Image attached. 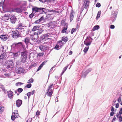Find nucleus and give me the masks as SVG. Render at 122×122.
Listing matches in <instances>:
<instances>
[{
	"label": "nucleus",
	"mask_w": 122,
	"mask_h": 122,
	"mask_svg": "<svg viewBox=\"0 0 122 122\" xmlns=\"http://www.w3.org/2000/svg\"><path fill=\"white\" fill-rule=\"evenodd\" d=\"M35 15V14L32 12V13L29 15V17L30 18H32Z\"/></svg>",
	"instance_id": "58836bf2"
},
{
	"label": "nucleus",
	"mask_w": 122,
	"mask_h": 122,
	"mask_svg": "<svg viewBox=\"0 0 122 122\" xmlns=\"http://www.w3.org/2000/svg\"><path fill=\"white\" fill-rule=\"evenodd\" d=\"M9 97L10 98H12L13 96V92L11 91H8L7 92Z\"/></svg>",
	"instance_id": "6ab92c4d"
},
{
	"label": "nucleus",
	"mask_w": 122,
	"mask_h": 122,
	"mask_svg": "<svg viewBox=\"0 0 122 122\" xmlns=\"http://www.w3.org/2000/svg\"><path fill=\"white\" fill-rule=\"evenodd\" d=\"M72 51H70L69 52V55H71L72 54Z\"/></svg>",
	"instance_id": "774afa93"
},
{
	"label": "nucleus",
	"mask_w": 122,
	"mask_h": 122,
	"mask_svg": "<svg viewBox=\"0 0 122 122\" xmlns=\"http://www.w3.org/2000/svg\"><path fill=\"white\" fill-rule=\"evenodd\" d=\"M4 75H5V76L7 77H8L9 76V75L8 73L5 74Z\"/></svg>",
	"instance_id": "69168bd1"
},
{
	"label": "nucleus",
	"mask_w": 122,
	"mask_h": 122,
	"mask_svg": "<svg viewBox=\"0 0 122 122\" xmlns=\"http://www.w3.org/2000/svg\"><path fill=\"white\" fill-rule=\"evenodd\" d=\"M3 4V3L0 2V7L1 6L3 7L2 6Z\"/></svg>",
	"instance_id": "e2e57ef3"
},
{
	"label": "nucleus",
	"mask_w": 122,
	"mask_h": 122,
	"mask_svg": "<svg viewBox=\"0 0 122 122\" xmlns=\"http://www.w3.org/2000/svg\"><path fill=\"white\" fill-rule=\"evenodd\" d=\"M83 2L84 3L82 8L83 9V10L85 8L87 11L89 5V1L88 0H83Z\"/></svg>",
	"instance_id": "39448f33"
},
{
	"label": "nucleus",
	"mask_w": 122,
	"mask_h": 122,
	"mask_svg": "<svg viewBox=\"0 0 122 122\" xmlns=\"http://www.w3.org/2000/svg\"><path fill=\"white\" fill-rule=\"evenodd\" d=\"M11 22L13 24H14L16 22L17 19L15 15H13L10 18Z\"/></svg>",
	"instance_id": "dca6fc26"
},
{
	"label": "nucleus",
	"mask_w": 122,
	"mask_h": 122,
	"mask_svg": "<svg viewBox=\"0 0 122 122\" xmlns=\"http://www.w3.org/2000/svg\"><path fill=\"white\" fill-rule=\"evenodd\" d=\"M119 113L121 114H122V108H121L120 109V111L119 112Z\"/></svg>",
	"instance_id": "bf43d9fd"
},
{
	"label": "nucleus",
	"mask_w": 122,
	"mask_h": 122,
	"mask_svg": "<svg viewBox=\"0 0 122 122\" xmlns=\"http://www.w3.org/2000/svg\"><path fill=\"white\" fill-rule=\"evenodd\" d=\"M17 91L18 92L20 93L21 92L23 91V89L22 88H19L17 90Z\"/></svg>",
	"instance_id": "ea45409f"
},
{
	"label": "nucleus",
	"mask_w": 122,
	"mask_h": 122,
	"mask_svg": "<svg viewBox=\"0 0 122 122\" xmlns=\"http://www.w3.org/2000/svg\"><path fill=\"white\" fill-rule=\"evenodd\" d=\"M92 40V38L90 36L87 37L84 41V44L86 46H89L90 45Z\"/></svg>",
	"instance_id": "0eeeda50"
},
{
	"label": "nucleus",
	"mask_w": 122,
	"mask_h": 122,
	"mask_svg": "<svg viewBox=\"0 0 122 122\" xmlns=\"http://www.w3.org/2000/svg\"><path fill=\"white\" fill-rule=\"evenodd\" d=\"M40 112L39 111H37L36 113V115L37 116H39L40 115Z\"/></svg>",
	"instance_id": "5fc2aeb1"
},
{
	"label": "nucleus",
	"mask_w": 122,
	"mask_h": 122,
	"mask_svg": "<svg viewBox=\"0 0 122 122\" xmlns=\"http://www.w3.org/2000/svg\"><path fill=\"white\" fill-rule=\"evenodd\" d=\"M26 95H27V96L28 97V99H29L31 95L30 94V92H29L28 93H27L26 94Z\"/></svg>",
	"instance_id": "09e8293b"
},
{
	"label": "nucleus",
	"mask_w": 122,
	"mask_h": 122,
	"mask_svg": "<svg viewBox=\"0 0 122 122\" xmlns=\"http://www.w3.org/2000/svg\"><path fill=\"white\" fill-rule=\"evenodd\" d=\"M21 61H16L15 67H16V69H22V68L20 66L21 64Z\"/></svg>",
	"instance_id": "4468645a"
},
{
	"label": "nucleus",
	"mask_w": 122,
	"mask_h": 122,
	"mask_svg": "<svg viewBox=\"0 0 122 122\" xmlns=\"http://www.w3.org/2000/svg\"><path fill=\"white\" fill-rule=\"evenodd\" d=\"M47 61H45L43 62L41 65L39 66L38 69H41L43 65L47 63Z\"/></svg>",
	"instance_id": "393cba45"
},
{
	"label": "nucleus",
	"mask_w": 122,
	"mask_h": 122,
	"mask_svg": "<svg viewBox=\"0 0 122 122\" xmlns=\"http://www.w3.org/2000/svg\"><path fill=\"white\" fill-rule=\"evenodd\" d=\"M34 80L33 78H30L29 80L28 81V83H32L33 82Z\"/></svg>",
	"instance_id": "f704fd0d"
},
{
	"label": "nucleus",
	"mask_w": 122,
	"mask_h": 122,
	"mask_svg": "<svg viewBox=\"0 0 122 122\" xmlns=\"http://www.w3.org/2000/svg\"><path fill=\"white\" fill-rule=\"evenodd\" d=\"M35 92V90H33L32 92H30V94L32 95H33L34 93Z\"/></svg>",
	"instance_id": "864d4df0"
},
{
	"label": "nucleus",
	"mask_w": 122,
	"mask_h": 122,
	"mask_svg": "<svg viewBox=\"0 0 122 122\" xmlns=\"http://www.w3.org/2000/svg\"><path fill=\"white\" fill-rule=\"evenodd\" d=\"M100 28V27L98 25H96L93 28L92 30L93 31L97 30L99 29Z\"/></svg>",
	"instance_id": "bb28decb"
},
{
	"label": "nucleus",
	"mask_w": 122,
	"mask_h": 122,
	"mask_svg": "<svg viewBox=\"0 0 122 122\" xmlns=\"http://www.w3.org/2000/svg\"><path fill=\"white\" fill-rule=\"evenodd\" d=\"M89 49V47L88 46L86 47H85L83 50L84 52L85 53H86L88 50Z\"/></svg>",
	"instance_id": "2f4dec72"
},
{
	"label": "nucleus",
	"mask_w": 122,
	"mask_h": 122,
	"mask_svg": "<svg viewBox=\"0 0 122 122\" xmlns=\"http://www.w3.org/2000/svg\"><path fill=\"white\" fill-rule=\"evenodd\" d=\"M119 104L118 103H117L116 104V107L117 108H118V107H119Z\"/></svg>",
	"instance_id": "680f3d73"
},
{
	"label": "nucleus",
	"mask_w": 122,
	"mask_h": 122,
	"mask_svg": "<svg viewBox=\"0 0 122 122\" xmlns=\"http://www.w3.org/2000/svg\"><path fill=\"white\" fill-rule=\"evenodd\" d=\"M101 14V11H99L98 12L97 16V19L98 18H99L100 16V15Z\"/></svg>",
	"instance_id": "473e14b6"
},
{
	"label": "nucleus",
	"mask_w": 122,
	"mask_h": 122,
	"mask_svg": "<svg viewBox=\"0 0 122 122\" xmlns=\"http://www.w3.org/2000/svg\"><path fill=\"white\" fill-rule=\"evenodd\" d=\"M39 28V26H36L33 27V29L32 31H35L36 30H37Z\"/></svg>",
	"instance_id": "cd10ccee"
},
{
	"label": "nucleus",
	"mask_w": 122,
	"mask_h": 122,
	"mask_svg": "<svg viewBox=\"0 0 122 122\" xmlns=\"http://www.w3.org/2000/svg\"><path fill=\"white\" fill-rule=\"evenodd\" d=\"M12 47H13L16 49H20L23 47V45L21 42L18 43H13L11 46Z\"/></svg>",
	"instance_id": "7ed1b4c3"
},
{
	"label": "nucleus",
	"mask_w": 122,
	"mask_h": 122,
	"mask_svg": "<svg viewBox=\"0 0 122 122\" xmlns=\"http://www.w3.org/2000/svg\"><path fill=\"white\" fill-rule=\"evenodd\" d=\"M37 63H36L34 64L31 65V66H30L32 68H33L34 67H35L37 66Z\"/></svg>",
	"instance_id": "a19ab883"
},
{
	"label": "nucleus",
	"mask_w": 122,
	"mask_h": 122,
	"mask_svg": "<svg viewBox=\"0 0 122 122\" xmlns=\"http://www.w3.org/2000/svg\"><path fill=\"white\" fill-rule=\"evenodd\" d=\"M37 34H38H38H40L41 33L43 32V30L40 29H38V30H37Z\"/></svg>",
	"instance_id": "c756f323"
},
{
	"label": "nucleus",
	"mask_w": 122,
	"mask_h": 122,
	"mask_svg": "<svg viewBox=\"0 0 122 122\" xmlns=\"http://www.w3.org/2000/svg\"><path fill=\"white\" fill-rule=\"evenodd\" d=\"M19 54L17 53H14L13 54L14 56H15L17 57L19 56Z\"/></svg>",
	"instance_id": "3c124183"
},
{
	"label": "nucleus",
	"mask_w": 122,
	"mask_h": 122,
	"mask_svg": "<svg viewBox=\"0 0 122 122\" xmlns=\"http://www.w3.org/2000/svg\"><path fill=\"white\" fill-rule=\"evenodd\" d=\"M26 27V26H25L24 24L20 23L18 25L16 29L20 32H19L21 33V35L22 36H25L27 34L25 33L26 29L25 28Z\"/></svg>",
	"instance_id": "f257e3e1"
},
{
	"label": "nucleus",
	"mask_w": 122,
	"mask_h": 122,
	"mask_svg": "<svg viewBox=\"0 0 122 122\" xmlns=\"http://www.w3.org/2000/svg\"><path fill=\"white\" fill-rule=\"evenodd\" d=\"M66 69H64V70L63 71L61 74V76H62L63 74V73L66 71Z\"/></svg>",
	"instance_id": "13d9d810"
},
{
	"label": "nucleus",
	"mask_w": 122,
	"mask_h": 122,
	"mask_svg": "<svg viewBox=\"0 0 122 122\" xmlns=\"http://www.w3.org/2000/svg\"><path fill=\"white\" fill-rule=\"evenodd\" d=\"M51 36V34L50 33L44 34L42 35L41 39L43 41H45L46 40L49 39V37Z\"/></svg>",
	"instance_id": "6e6552de"
},
{
	"label": "nucleus",
	"mask_w": 122,
	"mask_h": 122,
	"mask_svg": "<svg viewBox=\"0 0 122 122\" xmlns=\"http://www.w3.org/2000/svg\"><path fill=\"white\" fill-rule=\"evenodd\" d=\"M73 15H72V13H71L70 16V20L71 21L73 20Z\"/></svg>",
	"instance_id": "e433bc0d"
},
{
	"label": "nucleus",
	"mask_w": 122,
	"mask_h": 122,
	"mask_svg": "<svg viewBox=\"0 0 122 122\" xmlns=\"http://www.w3.org/2000/svg\"><path fill=\"white\" fill-rule=\"evenodd\" d=\"M21 56L20 58H27V54L25 51L21 52Z\"/></svg>",
	"instance_id": "a211bd4d"
},
{
	"label": "nucleus",
	"mask_w": 122,
	"mask_h": 122,
	"mask_svg": "<svg viewBox=\"0 0 122 122\" xmlns=\"http://www.w3.org/2000/svg\"><path fill=\"white\" fill-rule=\"evenodd\" d=\"M113 13L114 14V17H116L117 13V12L116 11H113Z\"/></svg>",
	"instance_id": "37998d69"
},
{
	"label": "nucleus",
	"mask_w": 122,
	"mask_h": 122,
	"mask_svg": "<svg viewBox=\"0 0 122 122\" xmlns=\"http://www.w3.org/2000/svg\"><path fill=\"white\" fill-rule=\"evenodd\" d=\"M24 42L27 45L29 44L32 45L33 43V42H31L30 40V38L29 37H27L25 38Z\"/></svg>",
	"instance_id": "f8f14e48"
},
{
	"label": "nucleus",
	"mask_w": 122,
	"mask_h": 122,
	"mask_svg": "<svg viewBox=\"0 0 122 122\" xmlns=\"http://www.w3.org/2000/svg\"><path fill=\"white\" fill-rule=\"evenodd\" d=\"M115 27V26L114 25H111L110 26V28L112 29H114Z\"/></svg>",
	"instance_id": "4d7b16f0"
},
{
	"label": "nucleus",
	"mask_w": 122,
	"mask_h": 122,
	"mask_svg": "<svg viewBox=\"0 0 122 122\" xmlns=\"http://www.w3.org/2000/svg\"><path fill=\"white\" fill-rule=\"evenodd\" d=\"M121 97H119V98L118 99L117 101L119 102H121Z\"/></svg>",
	"instance_id": "052dcab7"
},
{
	"label": "nucleus",
	"mask_w": 122,
	"mask_h": 122,
	"mask_svg": "<svg viewBox=\"0 0 122 122\" xmlns=\"http://www.w3.org/2000/svg\"><path fill=\"white\" fill-rule=\"evenodd\" d=\"M62 40L64 42H66L68 41V39L67 37H65L64 38H63Z\"/></svg>",
	"instance_id": "4c0bfd02"
},
{
	"label": "nucleus",
	"mask_w": 122,
	"mask_h": 122,
	"mask_svg": "<svg viewBox=\"0 0 122 122\" xmlns=\"http://www.w3.org/2000/svg\"><path fill=\"white\" fill-rule=\"evenodd\" d=\"M18 111L17 110L14 111L13 113H12L11 117V119L13 121L15 120V118H18L19 116L18 113L17 112Z\"/></svg>",
	"instance_id": "1a4fd4ad"
},
{
	"label": "nucleus",
	"mask_w": 122,
	"mask_h": 122,
	"mask_svg": "<svg viewBox=\"0 0 122 122\" xmlns=\"http://www.w3.org/2000/svg\"><path fill=\"white\" fill-rule=\"evenodd\" d=\"M10 15L8 14H6L2 16V18L3 20H7L9 19Z\"/></svg>",
	"instance_id": "ddd939ff"
},
{
	"label": "nucleus",
	"mask_w": 122,
	"mask_h": 122,
	"mask_svg": "<svg viewBox=\"0 0 122 122\" xmlns=\"http://www.w3.org/2000/svg\"><path fill=\"white\" fill-rule=\"evenodd\" d=\"M39 48L42 51H43L46 50L47 48V46L44 44L41 45L39 47Z\"/></svg>",
	"instance_id": "2eb2a0df"
},
{
	"label": "nucleus",
	"mask_w": 122,
	"mask_h": 122,
	"mask_svg": "<svg viewBox=\"0 0 122 122\" xmlns=\"http://www.w3.org/2000/svg\"><path fill=\"white\" fill-rule=\"evenodd\" d=\"M15 12L17 13H21L22 11V9L20 8H17L15 9Z\"/></svg>",
	"instance_id": "a878e982"
},
{
	"label": "nucleus",
	"mask_w": 122,
	"mask_h": 122,
	"mask_svg": "<svg viewBox=\"0 0 122 122\" xmlns=\"http://www.w3.org/2000/svg\"><path fill=\"white\" fill-rule=\"evenodd\" d=\"M5 57V56L3 54H2L0 56V58L1 59H3Z\"/></svg>",
	"instance_id": "49530a36"
},
{
	"label": "nucleus",
	"mask_w": 122,
	"mask_h": 122,
	"mask_svg": "<svg viewBox=\"0 0 122 122\" xmlns=\"http://www.w3.org/2000/svg\"><path fill=\"white\" fill-rule=\"evenodd\" d=\"M0 38L2 40L5 41L7 39V38L6 35H2L0 36Z\"/></svg>",
	"instance_id": "412c9836"
},
{
	"label": "nucleus",
	"mask_w": 122,
	"mask_h": 122,
	"mask_svg": "<svg viewBox=\"0 0 122 122\" xmlns=\"http://www.w3.org/2000/svg\"><path fill=\"white\" fill-rule=\"evenodd\" d=\"M91 71L90 69H84L81 73L82 76L85 78L87 74Z\"/></svg>",
	"instance_id": "9b49d317"
},
{
	"label": "nucleus",
	"mask_w": 122,
	"mask_h": 122,
	"mask_svg": "<svg viewBox=\"0 0 122 122\" xmlns=\"http://www.w3.org/2000/svg\"><path fill=\"white\" fill-rule=\"evenodd\" d=\"M40 69H37V70L36 71H35V69H33V70H32L33 72V73L34 74H35L38 71H39Z\"/></svg>",
	"instance_id": "8fccbe9b"
},
{
	"label": "nucleus",
	"mask_w": 122,
	"mask_h": 122,
	"mask_svg": "<svg viewBox=\"0 0 122 122\" xmlns=\"http://www.w3.org/2000/svg\"><path fill=\"white\" fill-rule=\"evenodd\" d=\"M53 92L52 90H50L49 91H48V90H47V94L48 96L51 97V96Z\"/></svg>",
	"instance_id": "4be33fe9"
},
{
	"label": "nucleus",
	"mask_w": 122,
	"mask_h": 122,
	"mask_svg": "<svg viewBox=\"0 0 122 122\" xmlns=\"http://www.w3.org/2000/svg\"><path fill=\"white\" fill-rule=\"evenodd\" d=\"M39 0L40 2H45V0Z\"/></svg>",
	"instance_id": "338daca9"
},
{
	"label": "nucleus",
	"mask_w": 122,
	"mask_h": 122,
	"mask_svg": "<svg viewBox=\"0 0 122 122\" xmlns=\"http://www.w3.org/2000/svg\"><path fill=\"white\" fill-rule=\"evenodd\" d=\"M4 110V107L2 106L0 107V114H1Z\"/></svg>",
	"instance_id": "c85d7f7f"
},
{
	"label": "nucleus",
	"mask_w": 122,
	"mask_h": 122,
	"mask_svg": "<svg viewBox=\"0 0 122 122\" xmlns=\"http://www.w3.org/2000/svg\"><path fill=\"white\" fill-rule=\"evenodd\" d=\"M59 47V46L58 45H56L54 47V49H55L58 50Z\"/></svg>",
	"instance_id": "c03bdc74"
},
{
	"label": "nucleus",
	"mask_w": 122,
	"mask_h": 122,
	"mask_svg": "<svg viewBox=\"0 0 122 122\" xmlns=\"http://www.w3.org/2000/svg\"><path fill=\"white\" fill-rule=\"evenodd\" d=\"M67 29V28H66L64 27L62 30V32L64 33L65 32H66Z\"/></svg>",
	"instance_id": "a18cd8bd"
},
{
	"label": "nucleus",
	"mask_w": 122,
	"mask_h": 122,
	"mask_svg": "<svg viewBox=\"0 0 122 122\" xmlns=\"http://www.w3.org/2000/svg\"><path fill=\"white\" fill-rule=\"evenodd\" d=\"M76 30V28H73L71 30V34H72L74 32H75Z\"/></svg>",
	"instance_id": "72a5a7b5"
},
{
	"label": "nucleus",
	"mask_w": 122,
	"mask_h": 122,
	"mask_svg": "<svg viewBox=\"0 0 122 122\" xmlns=\"http://www.w3.org/2000/svg\"><path fill=\"white\" fill-rule=\"evenodd\" d=\"M119 119L120 122H121L122 121V118L121 116L119 117Z\"/></svg>",
	"instance_id": "6e6d98bb"
},
{
	"label": "nucleus",
	"mask_w": 122,
	"mask_h": 122,
	"mask_svg": "<svg viewBox=\"0 0 122 122\" xmlns=\"http://www.w3.org/2000/svg\"><path fill=\"white\" fill-rule=\"evenodd\" d=\"M44 17L43 16H41V18L39 19L38 20H36L35 22L36 23H38L41 21L42 20L44 19Z\"/></svg>",
	"instance_id": "5701e85b"
},
{
	"label": "nucleus",
	"mask_w": 122,
	"mask_h": 122,
	"mask_svg": "<svg viewBox=\"0 0 122 122\" xmlns=\"http://www.w3.org/2000/svg\"><path fill=\"white\" fill-rule=\"evenodd\" d=\"M33 13H36V12H41L42 13H45L46 11V10L44 8H37L35 7L32 8Z\"/></svg>",
	"instance_id": "f03ea898"
},
{
	"label": "nucleus",
	"mask_w": 122,
	"mask_h": 122,
	"mask_svg": "<svg viewBox=\"0 0 122 122\" xmlns=\"http://www.w3.org/2000/svg\"><path fill=\"white\" fill-rule=\"evenodd\" d=\"M38 37V36L36 32L34 33V35L31 36V39L34 42H37V39Z\"/></svg>",
	"instance_id": "9d476101"
},
{
	"label": "nucleus",
	"mask_w": 122,
	"mask_h": 122,
	"mask_svg": "<svg viewBox=\"0 0 122 122\" xmlns=\"http://www.w3.org/2000/svg\"><path fill=\"white\" fill-rule=\"evenodd\" d=\"M114 114V113L113 112H112L110 113V115L111 116H113Z\"/></svg>",
	"instance_id": "0e129e2a"
},
{
	"label": "nucleus",
	"mask_w": 122,
	"mask_h": 122,
	"mask_svg": "<svg viewBox=\"0 0 122 122\" xmlns=\"http://www.w3.org/2000/svg\"><path fill=\"white\" fill-rule=\"evenodd\" d=\"M53 85V84H52L50 85L48 89V91H49L50 90H51V89L52 88Z\"/></svg>",
	"instance_id": "de8ad7c7"
},
{
	"label": "nucleus",
	"mask_w": 122,
	"mask_h": 122,
	"mask_svg": "<svg viewBox=\"0 0 122 122\" xmlns=\"http://www.w3.org/2000/svg\"><path fill=\"white\" fill-rule=\"evenodd\" d=\"M96 6L97 7H99L101 6V4L99 3H97L96 4Z\"/></svg>",
	"instance_id": "79ce46f5"
},
{
	"label": "nucleus",
	"mask_w": 122,
	"mask_h": 122,
	"mask_svg": "<svg viewBox=\"0 0 122 122\" xmlns=\"http://www.w3.org/2000/svg\"><path fill=\"white\" fill-rule=\"evenodd\" d=\"M23 84V83L21 82H18L16 83L15 85L16 86H20L21 85H22Z\"/></svg>",
	"instance_id": "c9c22d12"
},
{
	"label": "nucleus",
	"mask_w": 122,
	"mask_h": 122,
	"mask_svg": "<svg viewBox=\"0 0 122 122\" xmlns=\"http://www.w3.org/2000/svg\"><path fill=\"white\" fill-rule=\"evenodd\" d=\"M12 60H9L6 61L5 66L6 68H10L11 69L13 68L14 66V63L13 62Z\"/></svg>",
	"instance_id": "20e7f679"
},
{
	"label": "nucleus",
	"mask_w": 122,
	"mask_h": 122,
	"mask_svg": "<svg viewBox=\"0 0 122 122\" xmlns=\"http://www.w3.org/2000/svg\"><path fill=\"white\" fill-rule=\"evenodd\" d=\"M38 56H43L44 55V53L43 52L42 53H37L36 54Z\"/></svg>",
	"instance_id": "7c9ffc66"
},
{
	"label": "nucleus",
	"mask_w": 122,
	"mask_h": 122,
	"mask_svg": "<svg viewBox=\"0 0 122 122\" xmlns=\"http://www.w3.org/2000/svg\"><path fill=\"white\" fill-rule=\"evenodd\" d=\"M24 69H16V72L17 74H20L23 73L24 71Z\"/></svg>",
	"instance_id": "aec40b11"
},
{
	"label": "nucleus",
	"mask_w": 122,
	"mask_h": 122,
	"mask_svg": "<svg viewBox=\"0 0 122 122\" xmlns=\"http://www.w3.org/2000/svg\"><path fill=\"white\" fill-rule=\"evenodd\" d=\"M22 101L18 99L17 100L16 102V104L17 107H20L22 104Z\"/></svg>",
	"instance_id": "f3484780"
},
{
	"label": "nucleus",
	"mask_w": 122,
	"mask_h": 122,
	"mask_svg": "<svg viewBox=\"0 0 122 122\" xmlns=\"http://www.w3.org/2000/svg\"><path fill=\"white\" fill-rule=\"evenodd\" d=\"M31 86V84H28L26 85V87L28 88H30Z\"/></svg>",
	"instance_id": "603ef678"
},
{
	"label": "nucleus",
	"mask_w": 122,
	"mask_h": 122,
	"mask_svg": "<svg viewBox=\"0 0 122 122\" xmlns=\"http://www.w3.org/2000/svg\"><path fill=\"white\" fill-rule=\"evenodd\" d=\"M27 58H20V61L23 63H25L26 60Z\"/></svg>",
	"instance_id": "b1692460"
},
{
	"label": "nucleus",
	"mask_w": 122,
	"mask_h": 122,
	"mask_svg": "<svg viewBox=\"0 0 122 122\" xmlns=\"http://www.w3.org/2000/svg\"><path fill=\"white\" fill-rule=\"evenodd\" d=\"M13 37L14 38H17L21 36V33L16 29V30L13 31H12Z\"/></svg>",
	"instance_id": "423d86ee"
}]
</instances>
